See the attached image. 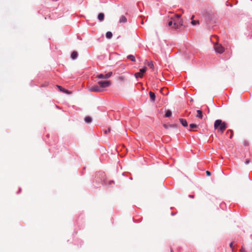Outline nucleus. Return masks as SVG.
<instances>
[{
	"label": "nucleus",
	"mask_w": 252,
	"mask_h": 252,
	"mask_svg": "<svg viewBox=\"0 0 252 252\" xmlns=\"http://www.w3.org/2000/svg\"><path fill=\"white\" fill-rule=\"evenodd\" d=\"M180 14H176L171 18V20L168 22V25L172 29L180 30L183 26V21L180 18Z\"/></svg>",
	"instance_id": "1"
},
{
	"label": "nucleus",
	"mask_w": 252,
	"mask_h": 252,
	"mask_svg": "<svg viewBox=\"0 0 252 252\" xmlns=\"http://www.w3.org/2000/svg\"><path fill=\"white\" fill-rule=\"evenodd\" d=\"M227 124L222 122L221 120H217L215 122L214 127L216 129H218L221 133H223L227 128Z\"/></svg>",
	"instance_id": "2"
},
{
	"label": "nucleus",
	"mask_w": 252,
	"mask_h": 252,
	"mask_svg": "<svg viewBox=\"0 0 252 252\" xmlns=\"http://www.w3.org/2000/svg\"><path fill=\"white\" fill-rule=\"evenodd\" d=\"M98 85H99L101 89H103V88L110 86L111 82L108 80L99 81L98 82Z\"/></svg>",
	"instance_id": "3"
},
{
	"label": "nucleus",
	"mask_w": 252,
	"mask_h": 252,
	"mask_svg": "<svg viewBox=\"0 0 252 252\" xmlns=\"http://www.w3.org/2000/svg\"><path fill=\"white\" fill-rule=\"evenodd\" d=\"M214 49L216 52L220 54H222L224 51V47L219 43H216L214 45Z\"/></svg>",
	"instance_id": "4"
},
{
	"label": "nucleus",
	"mask_w": 252,
	"mask_h": 252,
	"mask_svg": "<svg viewBox=\"0 0 252 252\" xmlns=\"http://www.w3.org/2000/svg\"><path fill=\"white\" fill-rule=\"evenodd\" d=\"M90 92H101L103 91V89H101L99 85H94L89 88Z\"/></svg>",
	"instance_id": "5"
},
{
	"label": "nucleus",
	"mask_w": 252,
	"mask_h": 252,
	"mask_svg": "<svg viewBox=\"0 0 252 252\" xmlns=\"http://www.w3.org/2000/svg\"><path fill=\"white\" fill-rule=\"evenodd\" d=\"M112 75V72H109L105 74H99L96 75V78H97L99 79H108L109 77H110Z\"/></svg>",
	"instance_id": "6"
},
{
	"label": "nucleus",
	"mask_w": 252,
	"mask_h": 252,
	"mask_svg": "<svg viewBox=\"0 0 252 252\" xmlns=\"http://www.w3.org/2000/svg\"><path fill=\"white\" fill-rule=\"evenodd\" d=\"M179 121L184 126L186 127L188 126V123L185 119L181 118L179 119Z\"/></svg>",
	"instance_id": "7"
},
{
	"label": "nucleus",
	"mask_w": 252,
	"mask_h": 252,
	"mask_svg": "<svg viewBox=\"0 0 252 252\" xmlns=\"http://www.w3.org/2000/svg\"><path fill=\"white\" fill-rule=\"evenodd\" d=\"M149 95H150V97L151 99L153 101H154L155 100V98H156V95H155V93H154L152 92H149Z\"/></svg>",
	"instance_id": "8"
},
{
	"label": "nucleus",
	"mask_w": 252,
	"mask_h": 252,
	"mask_svg": "<svg viewBox=\"0 0 252 252\" xmlns=\"http://www.w3.org/2000/svg\"><path fill=\"white\" fill-rule=\"evenodd\" d=\"M196 116V117L199 118L200 119H202L203 114H202V111L200 110H197V115Z\"/></svg>",
	"instance_id": "9"
},
{
	"label": "nucleus",
	"mask_w": 252,
	"mask_h": 252,
	"mask_svg": "<svg viewBox=\"0 0 252 252\" xmlns=\"http://www.w3.org/2000/svg\"><path fill=\"white\" fill-rule=\"evenodd\" d=\"M127 21L126 18L124 16L122 15L120 18L119 22L120 23H126Z\"/></svg>",
	"instance_id": "10"
},
{
	"label": "nucleus",
	"mask_w": 252,
	"mask_h": 252,
	"mask_svg": "<svg viewBox=\"0 0 252 252\" xmlns=\"http://www.w3.org/2000/svg\"><path fill=\"white\" fill-rule=\"evenodd\" d=\"M57 86L59 88V89L60 90V91H61V92H62L63 93H67V94H69L68 91H67V90L63 88L62 87H61L60 86H58V85H57Z\"/></svg>",
	"instance_id": "11"
},
{
	"label": "nucleus",
	"mask_w": 252,
	"mask_h": 252,
	"mask_svg": "<svg viewBox=\"0 0 252 252\" xmlns=\"http://www.w3.org/2000/svg\"><path fill=\"white\" fill-rule=\"evenodd\" d=\"M78 53L76 51H73L71 55V57L73 60H75L77 58Z\"/></svg>",
	"instance_id": "12"
},
{
	"label": "nucleus",
	"mask_w": 252,
	"mask_h": 252,
	"mask_svg": "<svg viewBox=\"0 0 252 252\" xmlns=\"http://www.w3.org/2000/svg\"><path fill=\"white\" fill-rule=\"evenodd\" d=\"M194 18V16H191V23L192 25L194 26V25H196L197 24H199V21L198 20H193Z\"/></svg>",
	"instance_id": "13"
},
{
	"label": "nucleus",
	"mask_w": 252,
	"mask_h": 252,
	"mask_svg": "<svg viewBox=\"0 0 252 252\" xmlns=\"http://www.w3.org/2000/svg\"><path fill=\"white\" fill-rule=\"evenodd\" d=\"M104 15L102 13H100L98 15V19L100 21H102L104 20Z\"/></svg>",
	"instance_id": "14"
},
{
	"label": "nucleus",
	"mask_w": 252,
	"mask_h": 252,
	"mask_svg": "<svg viewBox=\"0 0 252 252\" xmlns=\"http://www.w3.org/2000/svg\"><path fill=\"white\" fill-rule=\"evenodd\" d=\"M113 36L112 33L111 32H107L106 33V37L108 39H110Z\"/></svg>",
	"instance_id": "15"
},
{
	"label": "nucleus",
	"mask_w": 252,
	"mask_h": 252,
	"mask_svg": "<svg viewBox=\"0 0 252 252\" xmlns=\"http://www.w3.org/2000/svg\"><path fill=\"white\" fill-rule=\"evenodd\" d=\"M127 58L128 59H129L130 60H131L132 62L135 61V58L133 55H129L127 56Z\"/></svg>",
	"instance_id": "16"
},
{
	"label": "nucleus",
	"mask_w": 252,
	"mask_h": 252,
	"mask_svg": "<svg viewBox=\"0 0 252 252\" xmlns=\"http://www.w3.org/2000/svg\"><path fill=\"white\" fill-rule=\"evenodd\" d=\"M198 127L197 125L194 124H191L189 125V130H191L193 128H196Z\"/></svg>",
	"instance_id": "17"
},
{
	"label": "nucleus",
	"mask_w": 252,
	"mask_h": 252,
	"mask_svg": "<svg viewBox=\"0 0 252 252\" xmlns=\"http://www.w3.org/2000/svg\"><path fill=\"white\" fill-rule=\"evenodd\" d=\"M172 114V112L170 110H168L166 112V113L165 114V117H169L171 116Z\"/></svg>",
	"instance_id": "18"
},
{
	"label": "nucleus",
	"mask_w": 252,
	"mask_h": 252,
	"mask_svg": "<svg viewBox=\"0 0 252 252\" xmlns=\"http://www.w3.org/2000/svg\"><path fill=\"white\" fill-rule=\"evenodd\" d=\"M135 77L136 78H142L143 75L141 73H140V72H137V73H135Z\"/></svg>",
	"instance_id": "19"
},
{
	"label": "nucleus",
	"mask_w": 252,
	"mask_h": 252,
	"mask_svg": "<svg viewBox=\"0 0 252 252\" xmlns=\"http://www.w3.org/2000/svg\"><path fill=\"white\" fill-rule=\"evenodd\" d=\"M85 121L87 123H90L92 122V120L90 117H86L85 118Z\"/></svg>",
	"instance_id": "20"
},
{
	"label": "nucleus",
	"mask_w": 252,
	"mask_h": 252,
	"mask_svg": "<svg viewBox=\"0 0 252 252\" xmlns=\"http://www.w3.org/2000/svg\"><path fill=\"white\" fill-rule=\"evenodd\" d=\"M147 70V67H144L141 69H140V72L142 73V74L143 75V73H144Z\"/></svg>",
	"instance_id": "21"
},
{
	"label": "nucleus",
	"mask_w": 252,
	"mask_h": 252,
	"mask_svg": "<svg viewBox=\"0 0 252 252\" xmlns=\"http://www.w3.org/2000/svg\"><path fill=\"white\" fill-rule=\"evenodd\" d=\"M163 126H164L165 128L167 129V128H168L169 127H174V126H173V125H167L164 124V125H163Z\"/></svg>",
	"instance_id": "22"
},
{
	"label": "nucleus",
	"mask_w": 252,
	"mask_h": 252,
	"mask_svg": "<svg viewBox=\"0 0 252 252\" xmlns=\"http://www.w3.org/2000/svg\"><path fill=\"white\" fill-rule=\"evenodd\" d=\"M240 252H247V251L242 247L241 249L240 250Z\"/></svg>",
	"instance_id": "23"
},
{
	"label": "nucleus",
	"mask_w": 252,
	"mask_h": 252,
	"mask_svg": "<svg viewBox=\"0 0 252 252\" xmlns=\"http://www.w3.org/2000/svg\"><path fill=\"white\" fill-rule=\"evenodd\" d=\"M149 66L151 67V68H153L154 67V64L152 63H149Z\"/></svg>",
	"instance_id": "24"
},
{
	"label": "nucleus",
	"mask_w": 252,
	"mask_h": 252,
	"mask_svg": "<svg viewBox=\"0 0 252 252\" xmlns=\"http://www.w3.org/2000/svg\"><path fill=\"white\" fill-rule=\"evenodd\" d=\"M250 159H247L245 162V164H248L250 163Z\"/></svg>",
	"instance_id": "25"
},
{
	"label": "nucleus",
	"mask_w": 252,
	"mask_h": 252,
	"mask_svg": "<svg viewBox=\"0 0 252 252\" xmlns=\"http://www.w3.org/2000/svg\"><path fill=\"white\" fill-rule=\"evenodd\" d=\"M98 175L102 176V175H104V174L103 172H99V173H97V174H96V176H98Z\"/></svg>",
	"instance_id": "26"
},
{
	"label": "nucleus",
	"mask_w": 252,
	"mask_h": 252,
	"mask_svg": "<svg viewBox=\"0 0 252 252\" xmlns=\"http://www.w3.org/2000/svg\"><path fill=\"white\" fill-rule=\"evenodd\" d=\"M110 131V129L108 128L107 130H105V133L107 134Z\"/></svg>",
	"instance_id": "27"
},
{
	"label": "nucleus",
	"mask_w": 252,
	"mask_h": 252,
	"mask_svg": "<svg viewBox=\"0 0 252 252\" xmlns=\"http://www.w3.org/2000/svg\"><path fill=\"white\" fill-rule=\"evenodd\" d=\"M48 83H46L44 84L41 85V87H46V86H48Z\"/></svg>",
	"instance_id": "28"
},
{
	"label": "nucleus",
	"mask_w": 252,
	"mask_h": 252,
	"mask_svg": "<svg viewBox=\"0 0 252 252\" xmlns=\"http://www.w3.org/2000/svg\"><path fill=\"white\" fill-rule=\"evenodd\" d=\"M206 174L207 176H210L211 175V172L209 171H206Z\"/></svg>",
	"instance_id": "29"
},
{
	"label": "nucleus",
	"mask_w": 252,
	"mask_h": 252,
	"mask_svg": "<svg viewBox=\"0 0 252 252\" xmlns=\"http://www.w3.org/2000/svg\"><path fill=\"white\" fill-rule=\"evenodd\" d=\"M189 197H190V198H194V195H190L189 194Z\"/></svg>",
	"instance_id": "30"
},
{
	"label": "nucleus",
	"mask_w": 252,
	"mask_h": 252,
	"mask_svg": "<svg viewBox=\"0 0 252 252\" xmlns=\"http://www.w3.org/2000/svg\"><path fill=\"white\" fill-rule=\"evenodd\" d=\"M229 246L231 248L233 249V243H231L229 245Z\"/></svg>",
	"instance_id": "31"
},
{
	"label": "nucleus",
	"mask_w": 252,
	"mask_h": 252,
	"mask_svg": "<svg viewBox=\"0 0 252 252\" xmlns=\"http://www.w3.org/2000/svg\"><path fill=\"white\" fill-rule=\"evenodd\" d=\"M230 132H231V135H230V138H232V135H233V133H232V131L231 130H230Z\"/></svg>",
	"instance_id": "32"
},
{
	"label": "nucleus",
	"mask_w": 252,
	"mask_h": 252,
	"mask_svg": "<svg viewBox=\"0 0 252 252\" xmlns=\"http://www.w3.org/2000/svg\"><path fill=\"white\" fill-rule=\"evenodd\" d=\"M164 90V88H162V89L161 90V92L162 93H163L162 91H163Z\"/></svg>",
	"instance_id": "33"
},
{
	"label": "nucleus",
	"mask_w": 252,
	"mask_h": 252,
	"mask_svg": "<svg viewBox=\"0 0 252 252\" xmlns=\"http://www.w3.org/2000/svg\"><path fill=\"white\" fill-rule=\"evenodd\" d=\"M111 183H114V181H111L110 182V184H111Z\"/></svg>",
	"instance_id": "34"
},
{
	"label": "nucleus",
	"mask_w": 252,
	"mask_h": 252,
	"mask_svg": "<svg viewBox=\"0 0 252 252\" xmlns=\"http://www.w3.org/2000/svg\"><path fill=\"white\" fill-rule=\"evenodd\" d=\"M171 252H173V251L172 249H171Z\"/></svg>",
	"instance_id": "35"
},
{
	"label": "nucleus",
	"mask_w": 252,
	"mask_h": 252,
	"mask_svg": "<svg viewBox=\"0 0 252 252\" xmlns=\"http://www.w3.org/2000/svg\"><path fill=\"white\" fill-rule=\"evenodd\" d=\"M20 191H21V189H19V190L18 192H20Z\"/></svg>",
	"instance_id": "36"
}]
</instances>
